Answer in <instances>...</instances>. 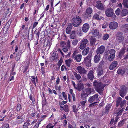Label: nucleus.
Segmentation results:
<instances>
[{
	"mask_svg": "<svg viewBox=\"0 0 128 128\" xmlns=\"http://www.w3.org/2000/svg\"><path fill=\"white\" fill-rule=\"evenodd\" d=\"M92 9L90 8H88L86 11V13L90 15L92 13Z\"/></svg>",
	"mask_w": 128,
	"mask_h": 128,
	"instance_id": "obj_39",
	"label": "nucleus"
},
{
	"mask_svg": "<svg viewBox=\"0 0 128 128\" xmlns=\"http://www.w3.org/2000/svg\"><path fill=\"white\" fill-rule=\"evenodd\" d=\"M98 96L99 95L98 94H96L94 95V97L95 100H97L98 98Z\"/></svg>",
	"mask_w": 128,
	"mask_h": 128,
	"instance_id": "obj_61",
	"label": "nucleus"
},
{
	"mask_svg": "<svg viewBox=\"0 0 128 128\" xmlns=\"http://www.w3.org/2000/svg\"><path fill=\"white\" fill-rule=\"evenodd\" d=\"M58 52L60 53L62 55L63 57H64V55L63 52H62V50L60 49V48H59L58 50Z\"/></svg>",
	"mask_w": 128,
	"mask_h": 128,
	"instance_id": "obj_53",
	"label": "nucleus"
},
{
	"mask_svg": "<svg viewBox=\"0 0 128 128\" xmlns=\"http://www.w3.org/2000/svg\"><path fill=\"white\" fill-rule=\"evenodd\" d=\"M126 120H123L120 122L118 124V126L119 127H122L123 126Z\"/></svg>",
	"mask_w": 128,
	"mask_h": 128,
	"instance_id": "obj_44",
	"label": "nucleus"
},
{
	"mask_svg": "<svg viewBox=\"0 0 128 128\" xmlns=\"http://www.w3.org/2000/svg\"><path fill=\"white\" fill-rule=\"evenodd\" d=\"M125 49L124 48L122 49L120 51L119 56V58H121L124 55L125 53Z\"/></svg>",
	"mask_w": 128,
	"mask_h": 128,
	"instance_id": "obj_33",
	"label": "nucleus"
},
{
	"mask_svg": "<svg viewBox=\"0 0 128 128\" xmlns=\"http://www.w3.org/2000/svg\"><path fill=\"white\" fill-rule=\"evenodd\" d=\"M72 108L73 111L75 113H76L78 111V110L76 109V106H72Z\"/></svg>",
	"mask_w": 128,
	"mask_h": 128,
	"instance_id": "obj_51",
	"label": "nucleus"
},
{
	"mask_svg": "<svg viewBox=\"0 0 128 128\" xmlns=\"http://www.w3.org/2000/svg\"><path fill=\"white\" fill-rule=\"evenodd\" d=\"M75 34L76 32L74 31H73L72 32L70 36V38L71 39H74L75 38Z\"/></svg>",
	"mask_w": 128,
	"mask_h": 128,
	"instance_id": "obj_36",
	"label": "nucleus"
},
{
	"mask_svg": "<svg viewBox=\"0 0 128 128\" xmlns=\"http://www.w3.org/2000/svg\"><path fill=\"white\" fill-rule=\"evenodd\" d=\"M112 105L111 104H109L107 105L106 107V110L104 113V114H108L109 112V110L111 108Z\"/></svg>",
	"mask_w": 128,
	"mask_h": 128,
	"instance_id": "obj_22",
	"label": "nucleus"
},
{
	"mask_svg": "<svg viewBox=\"0 0 128 128\" xmlns=\"http://www.w3.org/2000/svg\"><path fill=\"white\" fill-rule=\"evenodd\" d=\"M89 28V25L88 24H85L82 27V30L83 32H86L88 30Z\"/></svg>",
	"mask_w": 128,
	"mask_h": 128,
	"instance_id": "obj_15",
	"label": "nucleus"
},
{
	"mask_svg": "<svg viewBox=\"0 0 128 128\" xmlns=\"http://www.w3.org/2000/svg\"><path fill=\"white\" fill-rule=\"evenodd\" d=\"M118 65V62L117 61L113 62L110 65V69L111 70H113Z\"/></svg>",
	"mask_w": 128,
	"mask_h": 128,
	"instance_id": "obj_17",
	"label": "nucleus"
},
{
	"mask_svg": "<svg viewBox=\"0 0 128 128\" xmlns=\"http://www.w3.org/2000/svg\"><path fill=\"white\" fill-rule=\"evenodd\" d=\"M60 46L62 48L63 52L65 53H67L68 52V49L70 48L66 45V43L64 41L62 42L60 44Z\"/></svg>",
	"mask_w": 128,
	"mask_h": 128,
	"instance_id": "obj_8",
	"label": "nucleus"
},
{
	"mask_svg": "<svg viewBox=\"0 0 128 128\" xmlns=\"http://www.w3.org/2000/svg\"><path fill=\"white\" fill-rule=\"evenodd\" d=\"M106 16L108 17H113V16H116L113 9L111 8L107 9L106 11Z\"/></svg>",
	"mask_w": 128,
	"mask_h": 128,
	"instance_id": "obj_5",
	"label": "nucleus"
},
{
	"mask_svg": "<svg viewBox=\"0 0 128 128\" xmlns=\"http://www.w3.org/2000/svg\"><path fill=\"white\" fill-rule=\"evenodd\" d=\"M128 14V10L126 9H124L122 10L121 15L122 16H126Z\"/></svg>",
	"mask_w": 128,
	"mask_h": 128,
	"instance_id": "obj_34",
	"label": "nucleus"
},
{
	"mask_svg": "<svg viewBox=\"0 0 128 128\" xmlns=\"http://www.w3.org/2000/svg\"><path fill=\"white\" fill-rule=\"evenodd\" d=\"M109 34H106L103 36V39L104 40H106L108 39L109 38Z\"/></svg>",
	"mask_w": 128,
	"mask_h": 128,
	"instance_id": "obj_43",
	"label": "nucleus"
},
{
	"mask_svg": "<svg viewBox=\"0 0 128 128\" xmlns=\"http://www.w3.org/2000/svg\"><path fill=\"white\" fill-rule=\"evenodd\" d=\"M94 18L96 20H100L102 19L101 18H100L99 15L97 14H95L94 16Z\"/></svg>",
	"mask_w": 128,
	"mask_h": 128,
	"instance_id": "obj_41",
	"label": "nucleus"
},
{
	"mask_svg": "<svg viewBox=\"0 0 128 128\" xmlns=\"http://www.w3.org/2000/svg\"><path fill=\"white\" fill-rule=\"evenodd\" d=\"M122 4L125 8H128V0H124Z\"/></svg>",
	"mask_w": 128,
	"mask_h": 128,
	"instance_id": "obj_29",
	"label": "nucleus"
},
{
	"mask_svg": "<svg viewBox=\"0 0 128 128\" xmlns=\"http://www.w3.org/2000/svg\"><path fill=\"white\" fill-rule=\"evenodd\" d=\"M96 8L100 10H103L104 9V8L103 4L100 1H98L96 2Z\"/></svg>",
	"mask_w": 128,
	"mask_h": 128,
	"instance_id": "obj_14",
	"label": "nucleus"
},
{
	"mask_svg": "<svg viewBox=\"0 0 128 128\" xmlns=\"http://www.w3.org/2000/svg\"><path fill=\"white\" fill-rule=\"evenodd\" d=\"M123 26L125 32H128V25H125Z\"/></svg>",
	"mask_w": 128,
	"mask_h": 128,
	"instance_id": "obj_42",
	"label": "nucleus"
},
{
	"mask_svg": "<svg viewBox=\"0 0 128 128\" xmlns=\"http://www.w3.org/2000/svg\"><path fill=\"white\" fill-rule=\"evenodd\" d=\"M22 108L21 105L20 104H18L17 107V110L18 111H19Z\"/></svg>",
	"mask_w": 128,
	"mask_h": 128,
	"instance_id": "obj_50",
	"label": "nucleus"
},
{
	"mask_svg": "<svg viewBox=\"0 0 128 128\" xmlns=\"http://www.w3.org/2000/svg\"><path fill=\"white\" fill-rule=\"evenodd\" d=\"M51 44H52L50 43V42L48 40V42L46 46L49 47V48H50V46Z\"/></svg>",
	"mask_w": 128,
	"mask_h": 128,
	"instance_id": "obj_59",
	"label": "nucleus"
},
{
	"mask_svg": "<svg viewBox=\"0 0 128 128\" xmlns=\"http://www.w3.org/2000/svg\"><path fill=\"white\" fill-rule=\"evenodd\" d=\"M82 58V55L78 54L76 55L74 57L75 60L77 62H80Z\"/></svg>",
	"mask_w": 128,
	"mask_h": 128,
	"instance_id": "obj_25",
	"label": "nucleus"
},
{
	"mask_svg": "<svg viewBox=\"0 0 128 128\" xmlns=\"http://www.w3.org/2000/svg\"><path fill=\"white\" fill-rule=\"evenodd\" d=\"M90 48H87L84 50L82 52V54L83 55H86L89 52Z\"/></svg>",
	"mask_w": 128,
	"mask_h": 128,
	"instance_id": "obj_27",
	"label": "nucleus"
},
{
	"mask_svg": "<svg viewBox=\"0 0 128 128\" xmlns=\"http://www.w3.org/2000/svg\"><path fill=\"white\" fill-rule=\"evenodd\" d=\"M66 63V66L69 67L70 66L72 62V61L70 60H66L65 61Z\"/></svg>",
	"mask_w": 128,
	"mask_h": 128,
	"instance_id": "obj_38",
	"label": "nucleus"
},
{
	"mask_svg": "<svg viewBox=\"0 0 128 128\" xmlns=\"http://www.w3.org/2000/svg\"><path fill=\"white\" fill-rule=\"evenodd\" d=\"M93 84L95 88L96 91L100 94H101L104 90L105 86L102 83L95 81L93 83Z\"/></svg>",
	"mask_w": 128,
	"mask_h": 128,
	"instance_id": "obj_1",
	"label": "nucleus"
},
{
	"mask_svg": "<svg viewBox=\"0 0 128 128\" xmlns=\"http://www.w3.org/2000/svg\"><path fill=\"white\" fill-rule=\"evenodd\" d=\"M117 72L118 74L123 75L125 74V71L124 70L119 68Z\"/></svg>",
	"mask_w": 128,
	"mask_h": 128,
	"instance_id": "obj_30",
	"label": "nucleus"
},
{
	"mask_svg": "<svg viewBox=\"0 0 128 128\" xmlns=\"http://www.w3.org/2000/svg\"><path fill=\"white\" fill-rule=\"evenodd\" d=\"M98 75L100 76L102 75L104 73V71L102 68H98Z\"/></svg>",
	"mask_w": 128,
	"mask_h": 128,
	"instance_id": "obj_32",
	"label": "nucleus"
},
{
	"mask_svg": "<svg viewBox=\"0 0 128 128\" xmlns=\"http://www.w3.org/2000/svg\"><path fill=\"white\" fill-rule=\"evenodd\" d=\"M118 23L115 22H111L109 25L110 28L112 30L116 29L118 28Z\"/></svg>",
	"mask_w": 128,
	"mask_h": 128,
	"instance_id": "obj_10",
	"label": "nucleus"
},
{
	"mask_svg": "<svg viewBox=\"0 0 128 128\" xmlns=\"http://www.w3.org/2000/svg\"><path fill=\"white\" fill-rule=\"evenodd\" d=\"M125 108H122V109H120V110L119 112L116 113L117 114L118 116L121 115L122 113V112H123Z\"/></svg>",
	"mask_w": 128,
	"mask_h": 128,
	"instance_id": "obj_40",
	"label": "nucleus"
},
{
	"mask_svg": "<svg viewBox=\"0 0 128 128\" xmlns=\"http://www.w3.org/2000/svg\"><path fill=\"white\" fill-rule=\"evenodd\" d=\"M77 86L76 89L79 91H81L84 89V85L81 84H78Z\"/></svg>",
	"mask_w": 128,
	"mask_h": 128,
	"instance_id": "obj_20",
	"label": "nucleus"
},
{
	"mask_svg": "<svg viewBox=\"0 0 128 128\" xmlns=\"http://www.w3.org/2000/svg\"><path fill=\"white\" fill-rule=\"evenodd\" d=\"M84 18L85 19H87L88 17H90L91 16L90 15L86 13V14L84 16Z\"/></svg>",
	"mask_w": 128,
	"mask_h": 128,
	"instance_id": "obj_54",
	"label": "nucleus"
},
{
	"mask_svg": "<svg viewBox=\"0 0 128 128\" xmlns=\"http://www.w3.org/2000/svg\"><path fill=\"white\" fill-rule=\"evenodd\" d=\"M30 124L29 122L28 123H25L23 125V128H28L29 124Z\"/></svg>",
	"mask_w": 128,
	"mask_h": 128,
	"instance_id": "obj_47",
	"label": "nucleus"
},
{
	"mask_svg": "<svg viewBox=\"0 0 128 128\" xmlns=\"http://www.w3.org/2000/svg\"><path fill=\"white\" fill-rule=\"evenodd\" d=\"M78 42V40H74L72 42V44L73 45L75 46L76 45Z\"/></svg>",
	"mask_w": 128,
	"mask_h": 128,
	"instance_id": "obj_49",
	"label": "nucleus"
},
{
	"mask_svg": "<svg viewBox=\"0 0 128 128\" xmlns=\"http://www.w3.org/2000/svg\"><path fill=\"white\" fill-rule=\"evenodd\" d=\"M82 20L80 17L78 16L74 17L72 20V24L74 27L79 26L82 23Z\"/></svg>",
	"mask_w": 128,
	"mask_h": 128,
	"instance_id": "obj_2",
	"label": "nucleus"
},
{
	"mask_svg": "<svg viewBox=\"0 0 128 128\" xmlns=\"http://www.w3.org/2000/svg\"><path fill=\"white\" fill-rule=\"evenodd\" d=\"M31 78L32 79L31 80L32 81V82L34 84H35V83H36V82L34 77V76H32Z\"/></svg>",
	"mask_w": 128,
	"mask_h": 128,
	"instance_id": "obj_57",
	"label": "nucleus"
},
{
	"mask_svg": "<svg viewBox=\"0 0 128 128\" xmlns=\"http://www.w3.org/2000/svg\"><path fill=\"white\" fill-rule=\"evenodd\" d=\"M92 32L93 35L94 36H98L99 34V31L96 30H92Z\"/></svg>",
	"mask_w": 128,
	"mask_h": 128,
	"instance_id": "obj_31",
	"label": "nucleus"
},
{
	"mask_svg": "<svg viewBox=\"0 0 128 128\" xmlns=\"http://www.w3.org/2000/svg\"><path fill=\"white\" fill-rule=\"evenodd\" d=\"M88 78L90 80H93L94 79V76L93 74V72L90 71L88 73Z\"/></svg>",
	"mask_w": 128,
	"mask_h": 128,
	"instance_id": "obj_26",
	"label": "nucleus"
},
{
	"mask_svg": "<svg viewBox=\"0 0 128 128\" xmlns=\"http://www.w3.org/2000/svg\"><path fill=\"white\" fill-rule=\"evenodd\" d=\"M116 50L114 49L110 50L109 52H107L106 54V57H108V60L112 62L114 59L115 56Z\"/></svg>",
	"mask_w": 128,
	"mask_h": 128,
	"instance_id": "obj_3",
	"label": "nucleus"
},
{
	"mask_svg": "<svg viewBox=\"0 0 128 128\" xmlns=\"http://www.w3.org/2000/svg\"><path fill=\"white\" fill-rule=\"evenodd\" d=\"M25 117L24 115L18 116L16 120V122L18 124L22 123L24 120Z\"/></svg>",
	"mask_w": 128,
	"mask_h": 128,
	"instance_id": "obj_11",
	"label": "nucleus"
},
{
	"mask_svg": "<svg viewBox=\"0 0 128 128\" xmlns=\"http://www.w3.org/2000/svg\"><path fill=\"white\" fill-rule=\"evenodd\" d=\"M120 9L118 8L116 11L115 13L117 16L120 15Z\"/></svg>",
	"mask_w": 128,
	"mask_h": 128,
	"instance_id": "obj_48",
	"label": "nucleus"
},
{
	"mask_svg": "<svg viewBox=\"0 0 128 128\" xmlns=\"http://www.w3.org/2000/svg\"><path fill=\"white\" fill-rule=\"evenodd\" d=\"M63 60L62 59H60L58 62V65L60 66Z\"/></svg>",
	"mask_w": 128,
	"mask_h": 128,
	"instance_id": "obj_58",
	"label": "nucleus"
},
{
	"mask_svg": "<svg viewBox=\"0 0 128 128\" xmlns=\"http://www.w3.org/2000/svg\"><path fill=\"white\" fill-rule=\"evenodd\" d=\"M127 90L125 86L121 87L120 92V96L123 97L126 95Z\"/></svg>",
	"mask_w": 128,
	"mask_h": 128,
	"instance_id": "obj_9",
	"label": "nucleus"
},
{
	"mask_svg": "<svg viewBox=\"0 0 128 128\" xmlns=\"http://www.w3.org/2000/svg\"><path fill=\"white\" fill-rule=\"evenodd\" d=\"M95 99L94 97V96L90 97L89 98L88 101L90 103H92L95 100Z\"/></svg>",
	"mask_w": 128,
	"mask_h": 128,
	"instance_id": "obj_45",
	"label": "nucleus"
},
{
	"mask_svg": "<svg viewBox=\"0 0 128 128\" xmlns=\"http://www.w3.org/2000/svg\"><path fill=\"white\" fill-rule=\"evenodd\" d=\"M72 24H70L66 30V33L70 34L71 32L72 29Z\"/></svg>",
	"mask_w": 128,
	"mask_h": 128,
	"instance_id": "obj_18",
	"label": "nucleus"
},
{
	"mask_svg": "<svg viewBox=\"0 0 128 128\" xmlns=\"http://www.w3.org/2000/svg\"><path fill=\"white\" fill-rule=\"evenodd\" d=\"M74 74L75 77L78 80H80L81 78V76L79 74H78L76 72H74Z\"/></svg>",
	"mask_w": 128,
	"mask_h": 128,
	"instance_id": "obj_35",
	"label": "nucleus"
},
{
	"mask_svg": "<svg viewBox=\"0 0 128 128\" xmlns=\"http://www.w3.org/2000/svg\"><path fill=\"white\" fill-rule=\"evenodd\" d=\"M94 91L93 88H88L86 89L85 91L86 93L88 95L90 94L92 92H93Z\"/></svg>",
	"mask_w": 128,
	"mask_h": 128,
	"instance_id": "obj_21",
	"label": "nucleus"
},
{
	"mask_svg": "<svg viewBox=\"0 0 128 128\" xmlns=\"http://www.w3.org/2000/svg\"><path fill=\"white\" fill-rule=\"evenodd\" d=\"M77 70L79 73L81 74H86L87 72V71L84 68L80 66H78L77 67Z\"/></svg>",
	"mask_w": 128,
	"mask_h": 128,
	"instance_id": "obj_12",
	"label": "nucleus"
},
{
	"mask_svg": "<svg viewBox=\"0 0 128 128\" xmlns=\"http://www.w3.org/2000/svg\"><path fill=\"white\" fill-rule=\"evenodd\" d=\"M88 42V41L87 39H83L81 42L80 46V48L81 50H83L87 46V44Z\"/></svg>",
	"mask_w": 128,
	"mask_h": 128,
	"instance_id": "obj_6",
	"label": "nucleus"
},
{
	"mask_svg": "<svg viewBox=\"0 0 128 128\" xmlns=\"http://www.w3.org/2000/svg\"><path fill=\"white\" fill-rule=\"evenodd\" d=\"M100 59V54H97L96 55L94 56V61L95 63H98Z\"/></svg>",
	"mask_w": 128,
	"mask_h": 128,
	"instance_id": "obj_19",
	"label": "nucleus"
},
{
	"mask_svg": "<svg viewBox=\"0 0 128 128\" xmlns=\"http://www.w3.org/2000/svg\"><path fill=\"white\" fill-rule=\"evenodd\" d=\"M90 41L91 44L94 46L95 45L96 42V38L93 37H92L90 38Z\"/></svg>",
	"mask_w": 128,
	"mask_h": 128,
	"instance_id": "obj_28",
	"label": "nucleus"
},
{
	"mask_svg": "<svg viewBox=\"0 0 128 128\" xmlns=\"http://www.w3.org/2000/svg\"><path fill=\"white\" fill-rule=\"evenodd\" d=\"M67 102V101H63L62 103L60 102H59V104L60 105H61L62 106L64 104H66Z\"/></svg>",
	"mask_w": 128,
	"mask_h": 128,
	"instance_id": "obj_60",
	"label": "nucleus"
},
{
	"mask_svg": "<svg viewBox=\"0 0 128 128\" xmlns=\"http://www.w3.org/2000/svg\"><path fill=\"white\" fill-rule=\"evenodd\" d=\"M47 104V102H46V101H43L42 103V106L43 107L46 106Z\"/></svg>",
	"mask_w": 128,
	"mask_h": 128,
	"instance_id": "obj_64",
	"label": "nucleus"
},
{
	"mask_svg": "<svg viewBox=\"0 0 128 128\" xmlns=\"http://www.w3.org/2000/svg\"><path fill=\"white\" fill-rule=\"evenodd\" d=\"M105 49V47L103 46H102L97 49L96 51L97 54H102L104 52Z\"/></svg>",
	"mask_w": 128,
	"mask_h": 128,
	"instance_id": "obj_13",
	"label": "nucleus"
},
{
	"mask_svg": "<svg viewBox=\"0 0 128 128\" xmlns=\"http://www.w3.org/2000/svg\"><path fill=\"white\" fill-rule=\"evenodd\" d=\"M88 95L85 92L83 91L81 94V98L83 100H85Z\"/></svg>",
	"mask_w": 128,
	"mask_h": 128,
	"instance_id": "obj_23",
	"label": "nucleus"
},
{
	"mask_svg": "<svg viewBox=\"0 0 128 128\" xmlns=\"http://www.w3.org/2000/svg\"><path fill=\"white\" fill-rule=\"evenodd\" d=\"M92 57V54H89L87 57L84 58V61L86 64H88L89 65L90 64Z\"/></svg>",
	"mask_w": 128,
	"mask_h": 128,
	"instance_id": "obj_16",
	"label": "nucleus"
},
{
	"mask_svg": "<svg viewBox=\"0 0 128 128\" xmlns=\"http://www.w3.org/2000/svg\"><path fill=\"white\" fill-rule=\"evenodd\" d=\"M9 126L8 124H5L3 125L2 128H9Z\"/></svg>",
	"mask_w": 128,
	"mask_h": 128,
	"instance_id": "obj_56",
	"label": "nucleus"
},
{
	"mask_svg": "<svg viewBox=\"0 0 128 128\" xmlns=\"http://www.w3.org/2000/svg\"><path fill=\"white\" fill-rule=\"evenodd\" d=\"M86 102V101H82L81 102L80 104H81V105H82L83 106H84L85 105V104Z\"/></svg>",
	"mask_w": 128,
	"mask_h": 128,
	"instance_id": "obj_63",
	"label": "nucleus"
},
{
	"mask_svg": "<svg viewBox=\"0 0 128 128\" xmlns=\"http://www.w3.org/2000/svg\"><path fill=\"white\" fill-rule=\"evenodd\" d=\"M64 111L66 112H68L69 110L68 106L67 105H66L64 106Z\"/></svg>",
	"mask_w": 128,
	"mask_h": 128,
	"instance_id": "obj_46",
	"label": "nucleus"
},
{
	"mask_svg": "<svg viewBox=\"0 0 128 128\" xmlns=\"http://www.w3.org/2000/svg\"><path fill=\"white\" fill-rule=\"evenodd\" d=\"M122 99L120 97H118L117 98L116 102V106H118L119 105H120L121 108H122L126 104V101H122Z\"/></svg>",
	"mask_w": 128,
	"mask_h": 128,
	"instance_id": "obj_7",
	"label": "nucleus"
},
{
	"mask_svg": "<svg viewBox=\"0 0 128 128\" xmlns=\"http://www.w3.org/2000/svg\"><path fill=\"white\" fill-rule=\"evenodd\" d=\"M58 55L56 53H54L51 57V59L52 61L55 60L56 61H57L58 60Z\"/></svg>",
	"mask_w": 128,
	"mask_h": 128,
	"instance_id": "obj_24",
	"label": "nucleus"
},
{
	"mask_svg": "<svg viewBox=\"0 0 128 128\" xmlns=\"http://www.w3.org/2000/svg\"><path fill=\"white\" fill-rule=\"evenodd\" d=\"M63 96L65 98V100H67V96L66 95L65 92H63L62 93Z\"/></svg>",
	"mask_w": 128,
	"mask_h": 128,
	"instance_id": "obj_52",
	"label": "nucleus"
},
{
	"mask_svg": "<svg viewBox=\"0 0 128 128\" xmlns=\"http://www.w3.org/2000/svg\"><path fill=\"white\" fill-rule=\"evenodd\" d=\"M104 62L103 60H102L100 62L98 65L99 68H101L103 67L104 66Z\"/></svg>",
	"mask_w": 128,
	"mask_h": 128,
	"instance_id": "obj_37",
	"label": "nucleus"
},
{
	"mask_svg": "<svg viewBox=\"0 0 128 128\" xmlns=\"http://www.w3.org/2000/svg\"><path fill=\"white\" fill-rule=\"evenodd\" d=\"M32 113L31 114V116H32L34 117L37 113L36 112L34 111L33 112H32Z\"/></svg>",
	"mask_w": 128,
	"mask_h": 128,
	"instance_id": "obj_62",
	"label": "nucleus"
},
{
	"mask_svg": "<svg viewBox=\"0 0 128 128\" xmlns=\"http://www.w3.org/2000/svg\"><path fill=\"white\" fill-rule=\"evenodd\" d=\"M45 32L44 31H42V32L40 34L41 36L42 37H44L45 35Z\"/></svg>",
	"mask_w": 128,
	"mask_h": 128,
	"instance_id": "obj_55",
	"label": "nucleus"
},
{
	"mask_svg": "<svg viewBox=\"0 0 128 128\" xmlns=\"http://www.w3.org/2000/svg\"><path fill=\"white\" fill-rule=\"evenodd\" d=\"M116 39L119 43H122L124 40V37L123 34L119 32L116 35Z\"/></svg>",
	"mask_w": 128,
	"mask_h": 128,
	"instance_id": "obj_4",
	"label": "nucleus"
}]
</instances>
